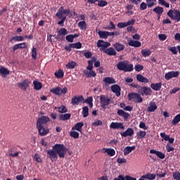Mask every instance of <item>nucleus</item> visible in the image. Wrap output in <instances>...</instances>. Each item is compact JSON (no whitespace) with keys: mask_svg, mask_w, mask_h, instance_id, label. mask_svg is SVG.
<instances>
[{"mask_svg":"<svg viewBox=\"0 0 180 180\" xmlns=\"http://www.w3.org/2000/svg\"><path fill=\"white\" fill-rule=\"evenodd\" d=\"M68 148L64 144L57 143L52 147V150L46 151L48 158H50L52 162L57 161L59 158H64L67 154Z\"/></svg>","mask_w":180,"mask_h":180,"instance_id":"1","label":"nucleus"},{"mask_svg":"<svg viewBox=\"0 0 180 180\" xmlns=\"http://www.w3.org/2000/svg\"><path fill=\"white\" fill-rule=\"evenodd\" d=\"M70 13V11L69 8L64 9V6H60L56 14V18H58V19H60V20L58 22V25L60 26H64V22H65L67 16H68Z\"/></svg>","mask_w":180,"mask_h":180,"instance_id":"2","label":"nucleus"},{"mask_svg":"<svg viewBox=\"0 0 180 180\" xmlns=\"http://www.w3.org/2000/svg\"><path fill=\"white\" fill-rule=\"evenodd\" d=\"M117 68H118L120 71H124V72H131V71L134 70L133 64H129V62L126 60L119 62L117 64Z\"/></svg>","mask_w":180,"mask_h":180,"instance_id":"3","label":"nucleus"},{"mask_svg":"<svg viewBox=\"0 0 180 180\" xmlns=\"http://www.w3.org/2000/svg\"><path fill=\"white\" fill-rule=\"evenodd\" d=\"M100 106L102 109H108V106L112 103V98L102 94L99 96Z\"/></svg>","mask_w":180,"mask_h":180,"instance_id":"4","label":"nucleus"},{"mask_svg":"<svg viewBox=\"0 0 180 180\" xmlns=\"http://www.w3.org/2000/svg\"><path fill=\"white\" fill-rule=\"evenodd\" d=\"M167 16H169V18H170V19H172V20H176V22H180V11H179V10L170 9L167 12Z\"/></svg>","mask_w":180,"mask_h":180,"instance_id":"5","label":"nucleus"},{"mask_svg":"<svg viewBox=\"0 0 180 180\" xmlns=\"http://www.w3.org/2000/svg\"><path fill=\"white\" fill-rule=\"evenodd\" d=\"M128 98L129 101H131V102H135L136 103H141L143 102V97L137 93H129Z\"/></svg>","mask_w":180,"mask_h":180,"instance_id":"6","label":"nucleus"},{"mask_svg":"<svg viewBox=\"0 0 180 180\" xmlns=\"http://www.w3.org/2000/svg\"><path fill=\"white\" fill-rule=\"evenodd\" d=\"M68 91V89H67V87H64L63 89H61V87H56L51 89V92L55 95H58V96H60V95H65Z\"/></svg>","mask_w":180,"mask_h":180,"instance_id":"7","label":"nucleus"},{"mask_svg":"<svg viewBox=\"0 0 180 180\" xmlns=\"http://www.w3.org/2000/svg\"><path fill=\"white\" fill-rule=\"evenodd\" d=\"M37 128L38 129V133L39 136H47V134L50 133V129L49 127L44 125H37Z\"/></svg>","mask_w":180,"mask_h":180,"instance_id":"8","label":"nucleus"},{"mask_svg":"<svg viewBox=\"0 0 180 180\" xmlns=\"http://www.w3.org/2000/svg\"><path fill=\"white\" fill-rule=\"evenodd\" d=\"M68 34V31L65 28H60L59 30L57 31V34L56 36V39L59 41L63 40L64 36H67Z\"/></svg>","mask_w":180,"mask_h":180,"instance_id":"9","label":"nucleus"},{"mask_svg":"<svg viewBox=\"0 0 180 180\" xmlns=\"http://www.w3.org/2000/svg\"><path fill=\"white\" fill-rule=\"evenodd\" d=\"M179 71H170L165 75V78L167 81H169L172 78H178L179 77Z\"/></svg>","mask_w":180,"mask_h":180,"instance_id":"10","label":"nucleus"},{"mask_svg":"<svg viewBox=\"0 0 180 180\" xmlns=\"http://www.w3.org/2000/svg\"><path fill=\"white\" fill-rule=\"evenodd\" d=\"M50 122V118L48 116H41L38 118L37 126H46Z\"/></svg>","mask_w":180,"mask_h":180,"instance_id":"11","label":"nucleus"},{"mask_svg":"<svg viewBox=\"0 0 180 180\" xmlns=\"http://www.w3.org/2000/svg\"><path fill=\"white\" fill-rule=\"evenodd\" d=\"M97 47L101 48V51H104L108 47H110V43L100 39L97 42Z\"/></svg>","mask_w":180,"mask_h":180,"instance_id":"12","label":"nucleus"},{"mask_svg":"<svg viewBox=\"0 0 180 180\" xmlns=\"http://www.w3.org/2000/svg\"><path fill=\"white\" fill-rule=\"evenodd\" d=\"M110 129H113L114 130H124L125 127H124V124H123V122H111L110 125Z\"/></svg>","mask_w":180,"mask_h":180,"instance_id":"13","label":"nucleus"},{"mask_svg":"<svg viewBox=\"0 0 180 180\" xmlns=\"http://www.w3.org/2000/svg\"><path fill=\"white\" fill-rule=\"evenodd\" d=\"M29 84H30V81H29V79H25L22 82L17 83V85L22 91H26V89L30 86Z\"/></svg>","mask_w":180,"mask_h":180,"instance_id":"14","label":"nucleus"},{"mask_svg":"<svg viewBox=\"0 0 180 180\" xmlns=\"http://www.w3.org/2000/svg\"><path fill=\"white\" fill-rule=\"evenodd\" d=\"M84 96H75L72 98L71 103L73 105H79V102L83 103Z\"/></svg>","mask_w":180,"mask_h":180,"instance_id":"15","label":"nucleus"},{"mask_svg":"<svg viewBox=\"0 0 180 180\" xmlns=\"http://www.w3.org/2000/svg\"><path fill=\"white\" fill-rule=\"evenodd\" d=\"M141 94L142 96L146 95V96H148L153 94V90L151 88L148 86H142L141 87Z\"/></svg>","mask_w":180,"mask_h":180,"instance_id":"16","label":"nucleus"},{"mask_svg":"<svg viewBox=\"0 0 180 180\" xmlns=\"http://www.w3.org/2000/svg\"><path fill=\"white\" fill-rule=\"evenodd\" d=\"M111 91L112 92H113L114 94H115L116 96H120V95H122V94L120 93V91H122V89L120 88V86L117 85V84H114L111 86Z\"/></svg>","mask_w":180,"mask_h":180,"instance_id":"17","label":"nucleus"},{"mask_svg":"<svg viewBox=\"0 0 180 180\" xmlns=\"http://www.w3.org/2000/svg\"><path fill=\"white\" fill-rule=\"evenodd\" d=\"M167 141L169 142L166 145V150L167 153H171V151H174V147H172L169 144H174V141H175V139L174 138L169 137Z\"/></svg>","mask_w":180,"mask_h":180,"instance_id":"18","label":"nucleus"},{"mask_svg":"<svg viewBox=\"0 0 180 180\" xmlns=\"http://www.w3.org/2000/svg\"><path fill=\"white\" fill-rule=\"evenodd\" d=\"M122 137H131L134 134V130L133 128H128L125 131L120 134Z\"/></svg>","mask_w":180,"mask_h":180,"instance_id":"19","label":"nucleus"},{"mask_svg":"<svg viewBox=\"0 0 180 180\" xmlns=\"http://www.w3.org/2000/svg\"><path fill=\"white\" fill-rule=\"evenodd\" d=\"M150 154H155L158 158H160V160H164L165 158V154H164L161 151H158L157 150L151 149L150 150Z\"/></svg>","mask_w":180,"mask_h":180,"instance_id":"20","label":"nucleus"},{"mask_svg":"<svg viewBox=\"0 0 180 180\" xmlns=\"http://www.w3.org/2000/svg\"><path fill=\"white\" fill-rule=\"evenodd\" d=\"M103 151L104 154H108V155H109V157H114V155H115L116 154V151L115 150V149L113 148H103Z\"/></svg>","mask_w":180,"mask_h":180,"instance_id":"21","label":"nucleus"},{"mask_svg":"<svg viewBox=\"0 0 180 180\" xmlns=\"http://www.w3.org/2000/svg\"><path fill=\"white\" fill-rule=\"evenodd\" d=\"M162 86V83L159 82V83H152L150 84V88L153 89V91H161V87Z\"/></svg>","mask_w":180,"mask_h":180,"instance_id":"22","label":"nucleus"},{"mask_svg":"<svg viewBox=\"0 0 180 180\" xmlns=\"http://www.w3.org/2000/svg\"><path fill=\"white\" fill-rule=\"evenodd\" d=\"M117 115L118 116H121V117H123L124 120H127L129 119L130 114L129 112H124L123 110H117Z\"/></svg>","mask_w":180,"mask_h":180,"instance_id":"23","label":"nucleus"},{"mask_svg":"<svg viewBox=\"0 0 180 180\" xmlns=\"http://www.w3.org/2000/svg\"><path fill=\"white\" fill-rule=\"evenodd\" d=\"M103 53H105V54H108V56H117V54L116 51H115V49L112 47L105 49L103 51Z\"/></svg>","mask_w":180,"mask_h":180,"instance_id":"24","label":"nucleus"},{"mask_svg":"<svg viewBox=\"0 0 180 180\" xmlns=\"http://www.w3.org/2000/svg\"><path fill=\"white\" fill-rule=\"evenodd\" d=\"M27 45L26 44V43L22 42V43H20L14 45L13 47V51H16V50H19V49H27Z\"/></svg>","mask_w":180,"mask_h":180,"instance_id":"25","label":"nucleus"},{"mask_svg":"<svg viewBox=\"0 0 180 180\" xmlns=\"http://www.w3.org/2000/svg\"><path fill=\"white\" fill-rule=\"evenodd\" d=\"M136 79L139 82H142L143 84H148V82H150L148 78L145 77L144 76H142L141 74L136 75Z\"/></svg>","mask_w":180,"mask_h":180,"instance_id":"26","label":"nucleus"},{"mask_svg":"<svg viewBox=\"0 0 180 180\" xmlns=\"http://www.w3.org/2000/svg\"><path fill=\"white\" fill-rule=\"evenodd\" d=\"M157 104H155V102H150L149 104V106L147 108V111L149 112H155L157 110Z\"/></svg>","mask_w":180,"mask_h":180,"instance_id":"27","label":"nucleus"},{"mask_svg":"<svg viewBox=\"0 0 180 180\" xmlns=\"http://www.w3.org/2000/svg\"><path fill=\"white\" fill-rule=\"evenodd\" d=\"M136 150V146H127L124 148V155H129L131 151H134Z\"/></svg>","mask_w":180,"mask_h":180,"instance_id":"28","label":"nucleus"},{"mask_svg":"<svg viewBox=\"0 0 180 180\" xmlns=\"http://www.w3.org/2000/svg\"><path fill=\"white\" fill-rule=\"evenodd\" d=\"M82 127H84V123L82 122H77L74 127H72V130H77V131H82Z\"/></svg>","mask_w":180,"mask_h":180,"instance_id":"29","label":"nucleus"},{"mask_svg":"<svg viewBox=\"0 0 180 180\" xmlns=\"http://www.w3.org/2000/svg\"><path fill=\"white\" fill-rule=\"evenodd\" d=\"M94 97L89 96L86 100L84 98L83 103H87L89 108H94Z\"/></svg>","mask_w":180,"mask_h":180,"instance_id":"30","label":"nucleus"},{"mask_svg":"<svg viewBox=\"0 0 180 180\" xmlns=\"http://www.w3.org/2000/svg\"><path fill=\"white\" fill-rule=\"evenodd\" d=\"M153 11L155 12L158 16H161L162 13H164V8L161 6H157L153 8Z\"/></svg>","mask_w":180,"mask_h":180,"instance_id":"31","label":"nucleus"},{"mask_svg":"<svg viewBox=\"0 0 180 180\" xmlns=\"http://www.w3.org/2000/svg\"><path fill=\"white\" fill-rule=\"evenodd\" d=\"M128 44L131 46V47H141V42H140V41L130 40Z\"/></svg>","mask_w":180,"mask_h":180,"instance_id":"32","label":"nucleus"},{"mask_svg":"<svg viewBox=\"0 0 180 180\" xmlns=\"http://www.w3.org/2000/svg\"><path fill=\"white\" fill-rule=\"evenodd\" d=\"M113 47L118 52L119 51H123V50H124V45H123V44H122L119 42H117V43L114 44Z\"/></svg>","mask_w":180,"mask_h":180,"instance_id":"33","label":"nucleus"},{"mask_svg":"<svg viewBox=\"0 0 180 180\" xmlns=\"http://www.w3.org/2000/svg\"><path fill=\"white\" fill-rule=\"evenodd\" d=\"M71 119V114L70 113H66V114H61L59 115V120H70Z\"/></svg>","mask_w":180,"mask_h":180,"instance_id":"34","label":"nucleus"},{"mask_svg":"<svg viewBox=\"0 0 180 180\" xmlns=\"http://www.w3.org/2000/svg\"><path fill=\"white\" fill-rule=\"evenodd\" d=\"M103 82L109 85L110 84H116V80L113 77H107L104 78Z\"/></svg>","mask_w":180,"mask_h":180,"instance_id":"35","label":"nucleus"},{"mask_svg":"<svg viewBox=\"0 0 180 180\" xmlns=\"http://www.w3.org/2000/svg\"><path fill=\"white\" fill-rule=\"evenodd\" d=\"M33 84H34V89H35V91H40V89L43 88V84H41V82L34 81Z\"/></svg>","mask_w":180,"mask_h":180,"instance_id":"36","label":"nucleus"},{"mask_svg":"<svg viewBox=\"0 0 180 180\" xmlns=\"http://www.w3.org/2000/svg\"><path fill=\"white\" fill-rule=\"evenodd\" d=\"M84 75H86L87 78H91V77H95L96 75V72L94 70H90L89 72L88 70H84Z\"/></svg>","mask_w":180,"mask_h":180,"instance_id":"37","label":"nucleus"},{"mask_svg":"<svg viewBox=\"0 0 180 180\" xmlns=\"http://www.w3.org/2000/svg\"><path fill=\"white\" fill-rule=\"evenodd\" d=\"M23 40H25V37L23 36H16L11 39V43H13V41H23Z\"/></svg>","mask_w":180,"mask_h":180,"instance_id":"38","label":"nucleus"},{"mask_svg":"<svg viewBox=\"0 0 180 180\" xmlns=\"http://www.w3.org/2000/svg\"><path fill=\"white\" fill-rule=\"evenodd\" d=\"M55 77H56L58 79L64 78V71H63L61 69H59L58 71H56L54 73Z\"/></svg>","mask_w":180,"mask_h":180,"instance_id":"39","label":"nucleus"},{"mask_svg":"<svg viewBox=\"0 0 180 180\" xmlns=\"http://www.w3.org/2000/svg\"><path fill=\"white\" fill-rule=\"evenodd\" d=\"M77 25L80 30H86V22L80 21L78 22Z\"/></svg>","mask_w":180,"mask_h":180,"instance_id":"40","label":"nucleus"},{"mask_svg":"<svg viewBox=\"0 0 180 180\" xmlns=\"http://www.w3.org/2000/svg\"><path fill=\"white\" fill-rule=\"evenodd\" d=\"M146 4H148V8H153L157 5V0H146Z\"/></svg>","mask_w":180,"mask_h":180,"instance_id":"41","label":"nucleus"},{"mask_svg":"<svg viewBox=\"0 0 180 180\" xmlns=\"http://www.w3.org/2000/svg\"><path fill=\"white\" fill-rule=\"evenodd\" d=\"M100 39H108V31H99L98 32Z\"/></svg>","mask_w":180,"mask_h":180,"instance_id":"42","label":"nucleus"},{"mask_svg":"<svg viewBox=\"0 0 180 180\" xmlns=\"http://www.w3.org/2000/svg\"><path fill=\"white\" fill-rule=\"evenodd\" d=\"M179 122H180V114H178L174 117L173 120L172 121V124L173 126H176V124H178Z\"/></svg>","mask_w":180,"mask_h":180,"instance_id":"43","label":"nucleus"},{"mask_svg":"<svg viewBox=\"0 0 180 180\" xmlns=\"http://www.w3.org/2000/svg\"><path fill=\"white\" fill-rule=\"evenodd\" d=\"M76 66L77 63L71 61L66 65V68H68V70H74V68H75Z\"/></svg>","mask_w":180,"mask_h":180,"instance_id":"44","label":"nucleus"},{"mask_svg":"<svg viewBox=\"0 0 180 180\" xmlns=\"http://www.w3.org/2000/svg\"><path fill=\"white\" fill-rule=\"evenodd\" d=\"M141 53L143 57H150L151 56V51L150 49H143Z\"/></svg>","mask_w":180,"mask_h":180,"instance_id":"45","label":"nucleus"},{"mask_svg":"<svg viewBox=\"0 0 180 180\" xmlns=\"http://www.w3.org/2000/svg\"><path fill=\"white\" fill-rule=\"evenodd\" d=\"M82 115L84 117H88L89 115V108H88V106H84L82 108Z\"/></svg>","mask_w":180,"mask_h":180,"instance_id":"46","label":"nucleus"},{"mask_svg":"<svg viewBox=\"0 0 180 180\" xmlns=\"http://www.w3.org/2000/svg\"><path fill=\"white\" fill-rule=\"evenodd\" d=\"M9 72L10 71L7 68L4 67L0 68V74H1V75H9Z\"/></svg>","mask_w":180,"mask_h":180,"instance_id":"47","label":"nucleus"},{"mask_svg":"<svg viewBox=\"0 0 180 180\" xmlns=\"http://www.w3.org/2000/svg\"><path fill=\"white\" fill-rule=\"evenodd\" d=\"M155 176H156V175L154 174L148 173L147 174L143 176V178H145V179L154 180V179H155Z\"/></svg>","mask_w":180,"mask_h":180,"instance_id":"48","label":"nucleus"},{"mask_svg":"<svg viewBox=\"0 0 180 180\" xmlns=\"http://www.w3.org/2000/svg\"><path fill=\"white\" fill-rule=\"evenodd\" d=\"M70 137L73 139H79V132L75 131H71L70 133Z\"/></svg>","mask_w":180,"mask_h":180,"instance_id":"49","label":"nucleus"},{"mask_svg":"<svg viewBox=\"0 0 180 180\" xmlns=\"http://www.w3.org/2000/svg\"><path fill=\"white\" fill-rule=\"evenodd\" d=\"M55 109H58L59 113H67L68 112L67 108L64 105L58 108L56 107Z\"/></svg>","mask_w":180,"mask_h":180,"instance_id":"50","label":"nucleus"},{"mask_svg":"<svg viewBox=\"0 0 180 180\" xmlns=\"http://www.w3.org/2000/svg\"><path fill=\"white\" fill-rule=\"evenodd\" d=\"M32 58L33 60H37V49H36L35 47L32 48Z\"/></svg>","mask_w":180,"mask_h":180,"instance_id":"51","label":"nucleus"},{"mask_svg":"<svg viewBox=\"0 0 180 180\" xmlns=\"http://www.w3.org/2000/svg\"><path fill=\"white\" fill-rule=\"evenodd\" d=\"M97 2H98V5L101 8H103L104 6H106V5H108V1L105 0H97Z\"/></svg>","mask_w":180,"mask_h":180,"instance_id":"52","label":"nucleus"},{"mask_svg":"<svg viewBox=\"0 0 180 180\" xmlns=\"http://www.w3.org/2000/svg\"><path fill=\"white\" fill-rule=\"evenodd\" d=\"M146 135H147V132H146V131H139L136 134V136H138V137H139V139H144Z\"/></svg>","mask_w":180,"mask_h":180,"instance_id":"53","label":"nucleus"},{"mask_svg":"<svg viewBox=\"0 0 180 180\" xmlns=\"http://www.w3.org/2000/svg\"><path fill=\"white\" fill-rule=\"evenodd\" d=\"M160 137H162V139H163L162 140V141H168L169 139V135H167V134H165V132H161L160 133Z\"/></svg>","mask_w":180,"mask_h":180,"instance_id":"54","label":"nucleus"},{"mask_svg":"<svg viewBox=\"0 0 180 180\" xmlns=\"http://www.w3.org/2000/svg\"><path fill=\"white\" fill-rule=\"evenodd\" d=\"M33 160L36 161L37 162H43V160H41V158H40V155L38 153H35L33 156Z\"/></svg>","mask_w":180,"mask_h":180,"instance_id":"55","label":"nucleus"},{"mask_svg":"<svg viewBox=\"0 0 180 180\" xmlns=\"http://www.w3.org/2000/svg\"><path fill=\"white\" fill-rule=\"evenodd\" d=\"M167 49L169 50V51H171V53H172V54H178V50L176 49V47L175 46H169L167 48Z\"/></svg>","mask_w":180,"mask_h":180,"instance_id":"56","label":"nucleus"},{"mask_svg":"<svg viewBox=\"0 0 180 180\" xmlns=\"http://www.w3.org/2000/svg\"><path fill=\"white\" fill-rule=\"evenodd\" d=\"M72 46L73 47V49H82V44H81V42H76V43H73L72 44Z\"/></svg>","mask_w":180,"mask_h":180,"instance_id":"57","label":"nucleus"},{"mask_svg":"<svg viewBox=\"0 0 180 180\" xmlns=\"http://www.w3.org/2000/svg\"><path fill=\"white\" fill-rule=\"evenodd\" d=\"M135 71H137V72H140V71H142V70H144V66L143 65H135Z\"/></svg>","mask_w":180,"mask_h":180,"instance_id":"58","label":"nucleus"},{"mask_svg":"<svg viewBox=\"0 0 180 180\" xmlns=\"http://www.w3.org/2000/svg\"><path fill=\"white\" fill-rule=\"evenodd\" d=\"M105 29L107 30H112L116 29V25H115V24L113 23V22L110 21V25L109 26L106 27Z\"/></svg>","mask_w":180,"mask_h":180,"instance_id":"59","label":"nucleus"},{"mask_svg":"<svg viewBox=\"0 0 180 180\" xmlns=\"http://www.w3.org/2000/svg\"><path fill=\"white\" fill-rule=\"evenodd\" d=\"M173 178L175 180H180V172L176 171L173 173Z\"/></svg>","mask_w":180,"mask_h":180,"instance_id":"60","label":"nucleus"},{"mask_svg":"<svg viewBox=\"0 0 180 180\" xmlns=\"http://www.w3.org/2000/svg\"><path fill=\"white\" fill-rule=\"evenodd\" d=\"M66 40L69 43H73L74 42V37H72V34H69L66 36Z\"/></svg>","mask_w":180,"mask_h":180,"instance_id":"61","label":"nucleus"},{"mask_svg":"<svg viewBox=\"0 0 180 180\" xmlns=\"http://www.w3.org/2000/svg\"><path fill=\"white\" fill-rule=\"evenodd\" d=\"M147 6H148L147 3L142 2L140 5V10L141 11H146V9H147Z\"/></svg>","mask_w":180,"mask_h":180,"instance_id":"62","label":"nucleus"},{"mask_svg":"<svg viewBox=\"0 0 180 180\" xmlns=\"http://www.w3.org/2000/svg\"><path fill=\"white\" fill-rule=\"evenodd\" d=\"M117 162H118V164H126V162H127V160L124 158H118L117 159Z\"/></svg>","mask_w":180,"mask_h":180,"instance_id":"63","label":"nucleus"},{"mask_svg":"<svg viewBox=\"0 0 180 180\" xmlns=\"http://www.w3.org/2000/svg\"><path fill=\"white\" fill-rule=\"evenodd\" d=\"M140 129H143V130H147L148 129V126L146 125V122H141L139 124Z\"/></svg>","mask_w":180,"mask_h":180,"instance_id":"64","label":"nucleus"}]
</instances>
